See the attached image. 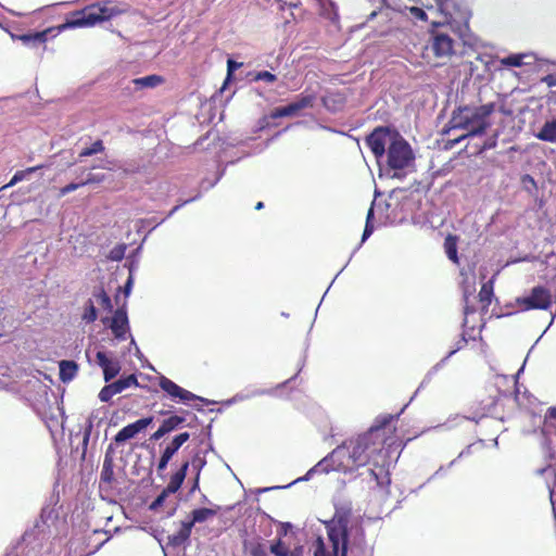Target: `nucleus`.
Wrapping results in <instances>:
<instances>
[{
	"label": "nucleus",
	"mask_w": 556,
	"mask_h": 556,
	"mask_svg": "<svg viewBox=\"0 0 556 556\" xmlns=\"http://www.w3.org/2000/svg\"><path fill=\"white\" fill-rule=\"evenodd\" d=\"M402 412L378 415L366 432L343 441L332 452H402L408 442L418 437L399 433L397 422Z\"/></svg>",
	"instance_id": "f257e3e1"
},
{
	"label": "nucleus",
	"mask_w": 556,
	"mask_h": 556,
	"mask_svg": "<svg viewBox=\"0 0 556 556\" xmlns=\"http://www.w3.org/2000/svg\"><path fill=\"white\" fill-rule=\"evenodd\" d=\"M327 539L318 538L314 543V556H348L354 546L364 541V531L351 522L349 509H337L331 520L326 523Z\"/></svg>",
	"instance_id": "f03ea898"
},
{
	"label": "nucleus",
	"mask_w": 556,
	"mask_h": 556,
	"mask_svg": "<svg viewBox=\"0 0 556 556\" xmlns=\"http://www.w3.org/2000/svg\"><path fill=\"white\" fill-rule=\"evenodd\" d=\"M494 111V103L480 106L465 105L455 110L450 121L451 127L467 130V134L455 139L454 143H458L466 137L483 135L491 126L489 118Z\"/></svg>",
	"instance_id": "7ed1b4c3"
},
{
	"label": "nucleus",
	"mask_w": 556,
	"mask_h": 556,
	"mask_svg": "<svg viewBox=\"0 0 556 556\" xmlns=\"http://www.w3.org/2000/svg\"><path fill=\"white\" fill-rule=\"evenodd\" d=\"M127 11L128 9L126 4L121 7L114 1L93 3L81 10L72 12L60 29L92 27L99 23L109 21L114 16L124 14Z\"/></svg>",
	"instance_id": "20e7f679"
},
{
	"label": "nucleus",
	"mask_w": 556,
	"mask_h": 556,
	"mask_svg": "<svg viewBox=\"0 0 556 556\" xmlns=\"http://www.w3.org/2000/svg\"><path fill=\"white\" fill-rule=\"evenodd\" d=\"M368 462L367 454H327L320 462L312 467L304 477H300L290 482L285 488H288L300 481H307L316 473H328L330 471H341L344 473L354 471L358 466ZM281 486H274L271 489H280ZM268 489H264L267 491Z\"/></svg>",
	"instance_id": "39448f33"
},
{
	"label": "nucleus",
	"mask_w": 556,
	"mask_h": 556,
	"mask_svg": "<svg viewBox=\"0 0 556 556\" xmlns=\"http://www.w3.org/2000/svg\"><path fill=\"white\" fill-rule=\"evenodd\" d=\"M414 162L415 154L412 147L399 132H394L387 151V164L395 170L393 177H403L404 174L399 172L413 167Z\"/></svg>",
	"instance_id": "423d86ee"
},
{
	"label": "nucleus",
	"mask_w": 556,
	"mask_h": 556,
	"mask_svg": "<svg viewBox=\"0 0 556 556\" xmlns=\"http://www.w3.org/2000/svg\"><path fill=\"white\" fill-rule=\"evenodd\" d=\"M521 311L548 309L553 304V295L549 289L543 286L533 287L529 295L516 300Z\"/></svg>",
	"instance_id": "0eeeda50"
},
{
	"label": "nucleus",
	"mask_w": 556,
	"mask_h": 556,
	"mask_svg": "<svg viewBox=\"0 0 556 556\" xmlns=\"http://www.w3.org/2000/svg\"><path fill=\"white\" fill-rule=\"evenodd\" d=\"M113 455L114 454H105L99 484L100 492L102 493H111L122 483L125 476L121 466H117L116 470L114 469L116 465L114 464Z\"/></svg>",
	"instance_id": "6e6552de"
},
{
	"label": "nucleus",
	"mask_w": 556,
	"mask_h": 556,
	"mask_svg": "<svg viewBox=\"0 0 556 556\" xmlns=\"http://www.w3.org/2000/svg\"><path fill=\"white\" fill-rule=\"evenodd\" d=\"M394 132L389 127L378 126L366 138L365 142L377 160L386 154V146H390Z\"/></svg>",
	"instance_id": "1a4fd4ad"
},
{
	"label": "nucleus",
	"mask_w": 556,
	"mask_h": 556,
	"mask_svg": "<svg viewBox=\"0 0 556 556\" xmlns=\"http://www.w3.org/2000/svg\"><path fill=\"white\" fill-rule=\"evenodd\" d=\"M314 94L302 93L295 101L291 102L290 104L282 108H276L275 110H273L269 114V118L276 119L280 117L294 116L299 114L302 110L312 108L314 105Z\"/></svg>",
	"instance_id": "9d476101"
},
{
	"label": "nucleus",
	"mask_w": 556,
	"mask_h": 556,
	"mask_svg": "<svg viewBox=\"0 0 556 556\" xmlns=\"http://www.w3.org/2000/svg\"><path fill=\"white\" fill-rule=\"evenodd\" d=\"M161 389L166 392L170 397L178 399L182 403H187L190 401H201L204 402V399L191 393L190 391L179 387L177 383L172 381L166 377H161L159 382Z\"/></svg>",
	"instance_id": "9b49d317"
},
{
	"label": "nucleus",
	"mask_w": 556,
	"mask_h": 556,
	"mask_svg": "<svg viewBox=\"0 0 556 556\" xmlns=\"http://www.w3.org/2000/svg\"><path fill=\"white\" fill-rule=\"evenodd\" d=\"M431 51L438 59H450L454 54V40L446 34L435 33L431 40Z\"/></svg>",
	"instance_id": "f8f14e48"
},
{
	"label": "nucleus",
	"mask_w": 556,
	"mask_h": 556,
	"mask_svg": "<svg viewBox=\"0 0 556 556\" xmlns=\"http://www.w3.org/2000/svg\"><path fill=\"white\" fill-rule=\"evenodd\" d=\"M153 422V417H144L136 420L132 424L125 426L115 435V442H124L135 438L138 433L146 430L148 426Z\"/></svg>",
	"instance_id": "ddd939ff"
},
{
	"label": "nucleus",
	"mask_w": 556,
	"mask_h": 556,
	"mask_svg": "<svg viewBox=\"0 0 556 556\" xmlns=\"http://www.w3.org/2000/svg\"><path fill=\"white\" fill-rule=\"evenodd\" d=\"M96 358L98 365L103 370V377L105 382H109L118 375L121 370L118 362L109 358L106 354L101 351L97 352Z\"/></svg>",
	"instance_id": "4468645a"
},
{
	"label": "nucleus",
	"mask_w": 556,
	"mask_h": 556,
	"mask_svg": "<svg viewBox=\"0 0 556 556\" xmlns=\"http://www.w3.org/2000/svg\"><path fill=\"white\" fill-rule=\"evenodd\" d=\"M110 327L116 339L125 340L129 327L127 313L124 308L115 311Z\"/></svg>",
	"instance_id": "2eb2a0df"
},
{
	"label": "nucleus",
	"mask_w": 556,
	"mask_h": 556,
	"mask_svg": "<svg viewBox=\"0 0 556 556\" xmlns=\"http://www.w3.org/2000/svg\"><path fill=\"white\" fill-rule=\"evenodd\" d=\"M52 31L53 28H47L42 31L28 33L23 35H12V38L22 41L23 45L28 47H45L48 40V35Z\"/></svg>",
	"instance_id": "dca6fc26"
},
{
	"label": "nucleus",
	"mask_w": 556,
	"mask_h": 556,
	"mask_svg": "<svg viewBox=\"0 0 556 556\" xmlns=\"http://www.w3.org/2000/svg\"><path fill=\"white\" fill-rule=\"evenodd\" d=\"M185 421L184 417L179 416H170L167 419L163 420L162 425L159 427V429L151 435V440L157 441L162 437H164L166 433H169L177 429L179 425H181Z\"/></svg>",
	"instance_id": "f3484780"
},
{
	"label": "nucleus",
	"mask_w": 556,
	"mask_h": 556,
	"mask_svg": "<svg viewBox=\"0 0 556 556\" xmlns=\"http://www.w3.org/2000/svg\"><path fill=\"white\" fill-rule=\"evenodd\" d=\"M192 522H181L179 531L175 534L168 535V544L175 547L182 545L190 538Z\"/></svg>",
	"instance_id": "a211bd4d"
},
{
	"label": "nucleus",
	"mask_w": 556,
	"mask_h": 556,
	"mask_svg": "<svg viewBox=\"0 0 556 556\" xmlns=\"http://www.w3.org/2000/svg\"><path fill=\"white\" fill-rule=\"evenodd\" d=\"M188 466H189L188 462H185L181 465V467L179 468V470L172 476L169 483L165 488L167 490V492H170L172 494H174L179 490L181 483L185 480Z\"/></svg>",
	"instance_id": "6ab92c4d"
},
{
	"label": "nucleus",
	"mask_w": 556,
	"mask_h": 556,
	"mask_svg": "<svg viewBox=\"0 0 556 556\" xmlns=\"http://www.w3.org/2000/svg\"><path fill=\"white\" fill-rule=\"evenodd\" d=\"M134 85L139 89L155 88L164 83V77L161 75L152 74L132 80Z\"/></svg>",
	"instance_id": "aec40b11"
},
{
	"label": "nucleus",
	"mask_w": 556,
	"mask_h": 556,
	"mask_svg": "<svg viewBox=\"0 0 556 556\" xmlns=\"http://www.w3.org/2000/svg\"><path fill=\"white\" fill-rule=\"evenodd\" d=\"M60 379L63 382L71 381L77 374L78 366L74 361H61L59 364Z\"/></svg>",
	"instance_id": "412c9836"
},
{
	"label": "nucleus",
	"mask_w": 556,
	"mask_h": 556,
	"mask_svg": "<svg viewBox=\"0 0 556 556\" xmlns=\"http://www.w3.org/2000/svg\"><path fill=\"white\" fill-rule=\"evenodd\" d=\"M218 510H219L218 506H216L215 508H199V509H194L191 513L192 519L189 522H192V527L197 522H199V523L200 522H204V521L208 520L210 518L216 516Z\"/></svg>",
	"instance_id": "4be33fe9"
},
{
	"label": "nucleus",
	"mask_w": 556,
	"mask_h": 556,
	"mask_svg": "<svg viewBox=\"0 0 556 556\" xmlns=\"http://www.w3.org/2000/svg\"><path fill=\"white\" fill-rule=\"evenodd\" d=\"M457 242L458 237L455 235H447L444 240V250L447 255V257L453 261L454 263H458V255H457Z\"/></svg>",
	"instance_id": "5701e85b"
},
{
	"label": "nucleus",
	"mask_w": 556,
	"mask_h": 556,
	"mask_svg": "<svg viewBox=\"0 0 556 556\" xmlns=\"http://www.w3.org/2000/svg\"><path fill=\"white\" fill-rule=\"evenodd\" d=\"M320 5V14L330 20L336 21L338 20V10L337 5L331 0H317Z\"/></svg>",
	"instance_id": "b1692460"
},
{
	"label": "nucleus",
	"mask_w": 556,
	"mask_h": 556,
	"mask_svg": "<svg viewBox=\"0 0 556 556\" xmlns=\"http://www.w3.org/2000/svg\"><path fill=\"white\" fill-rule=\"evenodd\" d=\"M377 455V458H380L381 463H382V466L380 467L379 469V472L376 470V469H371V475L376 478L377 482L379 484H389L390 483V478H389V469H387L386 471H383V466H384V463H386V456L387 454H382V453H379V454H376ZM379 462V459H377V463Z\"/></svg>",
	"instance_id": "393cba45"
},
{
	"label": "nucleus",
	"mask_w": 556,
	"mask_h": 556,
	"mask_svg": "<svg viewBox=\"0 0 556 556\" xmlns=\"http://www.w3.org/2000/svg\"><path fill=\"white\" fill-rule=\"evenodd\" d=\"M478 295H479L480 302L484 306H489L491 304L492 295H493V282L492 281L484 282L481 286V289H480Z\"/></svg>",
	"instance_id": "a878e982"
},
{
	"label": "nucleus",
	"mask_w": 556,
	"mask_h": 556,
	"mask_svg": "<svg viewBox=\"0 0 556 556\" xmlns=\"http://www.w3.org/2000/svg\"><path fill=\"white\" fill-rule=\"evenodd\" d=\"M45 165H37V166H33V167H28L26 169H23V170H17L12 179L10 180V182L8 185H5L4 187H11V186H14L15 184H17L18 181H22L24 180L29 174L31 173H35L37 172L38 169H41L43 168Z\"/></svg>",
	"instance_id": "bb28decb"
},
{
	"label": "nucleus",
	"mask_w": 556,
	"mask_h": 556,
	"mask_svg": "<svg viewBox=\"0 0 556 556\" xmlns=\"http://www.w3.org/2000/svg\"><path fill=\"white\" fill-rule=\"evenodd\" d=\"M112 383L118 393L123 392L125 389L129 387H137L139 384L138 379L135 375H129L127 377L121 378Z\"/></svg>",
	"instance_id": "cd10ccee"
},
{
	"label": "nucleus",
	"mask_w": 556,
	"mask_h": 556,
	"mask_svg": "<svg viewBox=\"0 0 556 556\" xmlns=\"http://www.w3.org/2000/svg\"><path fill=\"white\" fill-rule=\"evenodd\" d=\"M97 318H98V313H97L96 306H94L92 300L89 299L85 304L81 319L87 324H91V323L96 321Z\"/></svg>",
	"instance_id": "c85d7f7f"
},
{
	"label": "nucleus",
	"mask_w": 556,
	"mask_h": 556,
	"mask_svg": "<svg viewBox=\"0 0 556 556\" xmlns=\"http://www.w3.org/2000/svg\"><path fill=\"white\" fill-rule=\"evenodd\" d=\"M189 438L190 435L188 432L177 434L163 452H177L181 445L189 440Z\"/></svg>",
	"instance_id": "c756f323"
},
{
	"label": "nucleus",
	"mask_w": 556,
	"mask_h": 556,
	"mask_svg": "<svg viewBox=\"0 0 556 556\" xmlns=\"http://www.w3.org/2000/svg\"><path fill=\"white\" fill-rule=\"evenodd\" d=\"M93 296L98 300V303L101 305L102 308L110 312L112 311L113 306L111 298L108 295V293L102 287L93 291Z\"/></svg>",
	"instance_id": "7c9ffc66"
},
{
	"label": "nucleus",
	"mask_w": 556,
	"mask_h": 556,
	"mask_svg": "<svg viewBox=\"0 0 556 556\" xmlns=\"http://www.w3.org/2000/svg\"><path fill=\"white\" fill-rule=\"evenodd\" d=\"M104 151V144L101 139L96 140L90 147L84 148L80 153L79 157H87L91 156L97 153H102Z\"/></svg>",
	"instance_id": "2f4dec72"
},
{
	"label": "nucleus",
	"mask_w": 556,
	"mask_h": 556,
	"mask_svg": "<svg viewBox=\"0 0 556 556\" xmlns=\"http://www.w3.org/2000/svg\"><path fill=\"white\" fill-rule=\"evenodd\" d=\"M116 394H118L117 390L113 383H110L101 389L99 392V399L101 402H109Z\"/></svg>",
	"instance_id": "473e14b6"
},
{
	"label": "nucleus",
	"mask_w": 556,
	"mask_h": 556,
	"mask_svg": "<svg viewBox=\"0 0 556 556\" xmlns=\"http://www.w3.org/2000/svg\"><path fill=\"white\" fill-rule=\"evenodd\" d=\"M501 63L506 66H514L518 67L521 66L523 63V55L522 54H511L504 59H502Z\"/></svg>",
	"instance_id": "72a5a7b5"
},
{
	"label": "nucleus",
	"mask_w": 556,
	"mask_h": 556,
	"mask_svg": "<svg viewBox=\"0 0 556 556\" xmlns=\"http://www.w3.org/2000/svg\"><path fill=\"white\" fill-rule=\"evenodd\" d=\"M270 552L276 556H288L289 549L281 540H278L276 543L271 544Z\"/></svg>",
	"instance_id": "f704fd0d"
},
{
	"label": "nucleus",
	"mask_w": 556,
	"mask_h": 556,
	"mask_svg": "<svg viewBox=\"0 0 556 556\" xmlns=\"http://www.w3.org/2000/svg\"><path fill=\"white\" fill-rule=\"evenodd\" d=\"M172 493L170 492H167L166 489H164L161 494L150 504V509L151 510H156L159 509L160 507H162L165 503V500L167 498L168 495H170Z\"/></svg>",
	"instance_id": "c9c22d12"
},
{
	"label": "nucleus",
	"mask_w": 556,
	"mask_h": 556,
	"mask_svg": "<svg viewBox=\"0 0 556 556\" xmlns=\"http://www.w3.org/2000/svg\"><path fill=\"white\" fill-rule=\"evenodd\" d=\"M383 3L395 11H403L407 9L406 0H382Z\"/></svg>",
	"instance_id": "e433bc0d"
},
{
	"label": "nucleus",
	"mask_w": 556,
	"mask_h": 556,
	"mask_svg": "<svg viewBox=\"0 0 556 556\" xmlns=\"http://www.w3.org/2000/svg\"><path fill=\"white\" fill-rule=\"evenodd\" d=\"M276 79H277L276 75L268 71L258 72L254 77V80H256V81L264 80L267 83H274V81H276Z\"/></svg>",
	"instance_id": "4c0bfd02"
},
{
	"label": "nucleus",
	"mask_w": 556,
	"mask_h": 556,
	"mask_svg": "<svg viewBox=\"0 0 556 556\" xmlns=\"http://www.w3.org/2000/svg\"><path fill=\"white\" fill-rule=\"evenodd\" d=\"M104 180V175L88 174L86 179L80 181L81 187L92 184H100Z\"/></svg>",
	"instance_id": "58836bf2"
},
{
	"label": "nucleus",
	"mask_w": 556,
	"mask_h": 556,
	"mask_svg": "<svg viewBox=\"0 0 556 556\" xmlns=\"http://www.w3.org/2000/svg\"><path fill=\"white\" fill-rule=\"evenodd\" d=\"M406 10H409L413 17L420 21H427V14L422 9L418 7H407Z\"/></svg>",
	"instance_id": "ea45409f"
},
{
	"label": "nucleus",
	"mask_w": 556,
	"mask_h": 556,
	"mask_svg": "<svg viewBox=\"0 0 556 556\" xmlns=\"http://www.w3.org/2000/svg\"><path fill=\"white\" fill-rule=\"evenodd\" d=\"M80 187H81L80 182H71L60 189L59 195L64 197V195L68 194L70 192L77 190Z\"/></svg>",
	"instance_id": "a19ab883"
},
{
	"label": "nucleus",
	"mask_w": 556,
	"mask_h": 556,
	"mask_svg": "<svg viewBox=\"0 0 556 556\" xmlns=\"http://www.w3.org/2000/svg\"><path fill=\"white\" fill-rule=\"evenodd\" d=\"M372 208H370L367 214V223L363 232V240H366V238H368L372 233L374 227L369 224V220L372 217Z\"/></svg>",
	"instance_id": "79ce46f5"
},
{
	"label": "nucleus",
	"mask_w": 556,
	"mask_h": 556,
	"mask_svg": "<svg viewBox=\"0 0 556 556\" xmlns=\"http://www.w3.org/2000/svg\"><path fill=\"white\" fill-rule=\"evenodd\" d=\"M251 556H268L263 544H256L251 548Z\"/></svg>",
	"instance_id": "37998d69"
},
{
	"label": "nucleus",
	"mask_w": 556,
	"mask_h": 556,
	"mask_svg": "<svg viewBox=\"0 0 556 556\" xmlns=\"http://www.w3.org/2000/svg\"><path fill=\"white\" fill-rule=\"evenodd\" d=\"M521 182H522V185H523V187H525L526 189H528V185L532 186V187H533V189H536V188H538V187H536V182H535L534 178H533L531 175H529V174H525V175L521 177Z\"/></svg>",
	"instance_id": "c03bdc74"
},
{
	"label": "nucleus",
	"mask_w": 556,
	"mask_h": 556,
	"mask_svg": "<svg viewBox=\"0 0 556 556\" xmlns=\"http://www.w3.org/2000/svg\"><path fill=\"white\" fill-rule=\"evenodd\" d=\"M173 455L174 454H162V458L159 463L157 469L163 470L167 466Z\"/></svg>",
	"instance_id": "a18cd8bd"
},
{
	"label": "nucleus",
	"mask_w": 556,
	"mask_h": 556,
	"mask_svg": "<svg viewBox=\"0 0 556 556\" xmlns=\"http://www.w3.org/2000/svg\"><path fill=\"white\" fill-rule=\"evenodd\" d=\"M542 81L545 83L548 87L556 86V74H548L542 78Z\"/></svg>",
	"instance_id": "49530a36"
},
{
	"label": "nucleus",
	"mask_w": 556,
	"mask_h": 556,
	"mask_svg": "<svg viewBox=\"0 0 556 556\" xmlns=\"http://www.w3.org/2000/svg\"><path fill=\"white\" fill-rule=\"evenodd\" d=\"M241 66V63H237L233 60H228L227 67H228V74H231L235 70Z\"/></svg>",
	"instance_id": "de8ad7c7"
},
{
	"label": "nucleus",
	"mask_w": 556,
	"mask_h": 556,
	"mask_svg": "<svg viewBox=\"0 0 556 556\" xmlns=\"http://www.w3.org/2000/svg\"><path fill=\"white\" fill-rule=\"evenodd\" d=\"M190 201L191 200H187V201L182 202L181 204H178V205L174 206L172 208V211L169 212V216L173 215L174 213H176L182 205L189 203Z\"/></svg>",
	"instance_id": "09e8293b"
},
{
	"label": "nucleus",
	"mask_w": 556,
	"mask_h": 556,
	"mask_svg": "<svg viewBox=\"0 0 556 556\" xmlns=\"http://www.w3.org/2000/svg\"><path fill=\"white\" fill-rule=\"evenodd\" d=\"M176 504H173V506L170 507L169 511L167 513L168 516H173L176 511Z\"/></svg>",
	"instance_id": "8fccbe9b"
},
{
	"label": "nucleus",
	"mask_w": 556,
	"mask_h": 556,
	"mask_svg": "<svg viewBox=\"0 0 556 556\" xmlns=\"http://www.w3.org/2000/svg\"><path fill=\"white\" fill-rule=\"evenodd\" d=\"M123 253H124V251L122 250V251L118 252V255H113L112 258L113 260H121L122 256H123Z\"/></svg>",
	"instance_id": "3c124183"
},
{
	"label": "nucleus",
	"mask_w": 556,
	"mask_h": 556,
	"mask_svg": "<svg viewBox=\"0 0 556 556\" xmlns=\"http://www.w3.org/2000/svg\"><path fill=\"white\" fill-rule=\"evenodd\" d=\"M264 207V203L262 201L257 202L255 205V210H262Z\"/></svg>",
	"instance_id": "603ef678"
},
{
	"label": "nucleus",
	"mask_w": 556,
	"mask_h": 556,
	"mask_svg": "<svg viewBox=\"0 0 556 556\" xmlns=\"http://www.w3.org/2000/svg\"><path fill=\"white\" fill-rule=\"evenodd\" d=\"M130 286H131V279L129 278L127 283H126V292H128Z\"/></svg>",
	"instance_id": "864d4df0"
},
{
	"label": "nucleus",
	"mask_w": 556,
	"mask_h": 556,
	"mask_svg": "<svg viewBox=\"0 0 556 556\" xmlns=\"http://www.w3.org/2000/svg\"><path fill=\"white\" fill-rule=\"evenodd\" d=\"M376 14H377V12H375V11H374V12H371V13H370V17H374Z\"/></svg>",
	"instance_id": "5fc2aeb1"
},
{
	"label": "nucleus",
	"mask_w": 556,
	"mask_h": 556,
	"mask_svg": "<svg viewBox=\"0 0 556 556\" xmlns=\"http://www.w3.org/2000/svg\"><path fill=\"white\" fill-rule=\"evenodd\" d=\"M195 488H198V480H195V483H194V485H193V489H192V490H194Z\"/></svg>",
	"instance_id": "6e6d98bb"
},
{
	"label": "nucleus",
	"mask_w": 556,
	"mask_h": 556,
	"mask_svg": "<svg viewBox=\"0 0 556 556\" xmlns=\"http://www.w3.org/2000/svg\"><path fill=\"white\" fill-rule=\"evenodd\" d=\"M476 444H477V443H471V444L469 445V447L471 448V447L476 446Z\"/></svg>",
	"instance_id": "4d7b16f0"
},
{
	"label": "nucleus",
	"mask_w": 556,
	"mask_h": 556,
	"mask_svg": "<svg viewBox=\"0 0 556 556\" xmlns=\"http://www.w3.org/2000/svg\"><path fill=\"white\" fill-rule=\"evenodd\" d=\"M462 342H463V343H466V342H467V341H466V339H465L464 337L462 338Z\"/></svg>",
	"instance_id": "13d9d810"
},
{
	"label": "nucleus",
	"mask_w": 556,
	"mask_h": 556,
	"mask_svg": "<svg viewBox=\"0 0 556 556\" xmlns=\"http://www.w3.org/2000/svg\"><path fill=\"white\" fill-rule=\"evenodd\" d=\"M556 417V415H554Z\"/></svg>",
	"instance_id": "bf43d9fd"
}]
</instances>
